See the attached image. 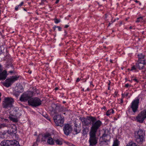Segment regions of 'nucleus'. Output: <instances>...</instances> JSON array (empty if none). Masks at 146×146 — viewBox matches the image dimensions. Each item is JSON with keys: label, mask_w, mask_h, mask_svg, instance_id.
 <instances>
[{"label": "nucleus", "mask_w": 146, "mask_h": 146, "mask_svg": "<svg viewBox=\"0 0 146 146\" xmlns=\"http://www.w3.org/2000/svg\"><path fill=\"white\" fill-rule=\"evenodd\" d=\"M23 2H22L19 5H18V6L19 7H21V6L23 5Z\"/></svg>", "instance_id": "ea45409f"}, {"label": "nucleus", "mask_w": 146, "mask_h": 146, "mask_svg": "<svg viewBox=\"0 0 146 146\" xmlns=\"http://www.w3.org/2000/svg\"><path fill=\"white\" fill-rule=\"evenodd\" d=\"M133 80L135 81L136 82H138L137 80V79H136V78L133 79Z\"/></svg>", "instance_id": "09e8293b"}, {"label": "nucleus", "mask_w": 146, "mask_h": 146, "mask_svg": "<svg viewBox=\"0 0 146 146\" xmlns=\"http://www.w3.org/2000/svg\"><path fill=\"white\" fill-rule=\"evenodd\" d=\"M108 136H109V135H108V134L106 133V131H104V133L103 134L102 137V138H104Z\"/></svg>", "instance_id": "7c9ffc66"}, {"label": "nucleus", "mask_w": 146, "mask_h": 146, "mask_svg": "<svg viewBox=\"0 0 146 146\" xmlns=\"http://www.w3.org/2000/svg\"><path fill=\"white\" fill-rule=\"evenodd\" d=\"M28 104L33 107H37L40 105L42 101L40 99L37 97L31 98L28 101Z\"/></svg>", "instance_id": "423d86ee"}, {"label": "nucleus", "mask_w": 146, "mask_h": 146, "mask_svg": "<svg viewBox=\"0 0 146 146\" xmlns=\"http://www.w3.org/2000/svg\"><path fill=\"white\" fill-rule=\"evenodd\" d=\"M3 69L1 65L0 64V72H2ZM7 76V72L5 70L0 73V80H5Z\"/></svg>", "instance_id": "4468645a"}, {"label": "nucleus", "mask_w": 146, "mask_h": 146, "mask_svg": "<svg viewBox=\"0 0 146 146\" xmlns=\"http://www.w3.org/2000/svg\"><path fill=\"white\" fill-rule=\"evenodd\" d=\"M2 52V50L1 49V48H0V54Z\"/></svg>", "instance_id": "603ef678"}, {"label": "nucleus", "mask_w": 146, "mask_h": 146, "mask_svg": "<svg viewBox=\"0 0 146 146\" xmlns=\"http://www.w3.org/2000/svg\"><path fill=\"white\" fill-rule=\"evenodd\" d=\"M92 122L90 133V138L89 141L90 146H95L98 143V138L96 137V133L102 123L100 120Z\"/></svg>", "instance_id": "f257e3e1"}, {"label": "nucleus", "mask_w": 146, "mask_h": 146, "mask_svg": "<svg viewBox=\"0 0 146 146\" xmlns=\"http://www.w3.org/2000/svg\"><path fill=\"white\" fill-rule=\"evenodd\" d=\"M19 110V109L18 108H14L13 110V113H14V114H15V113L16 112L17 113L18 112V111H19V110Z\"/></svg>", "instance_id": "2f4dec72"}, {"label": "nucleus", "mask_w": 146, "mask_h": 146, "mask_svg": "<svg viewBox=\"0 0 146 146\" xmlns=\"http://www.w3.org/2000/svg\"><path fill=\"white\" fill-rule=\"evenodd\" d=\"M63 107L58 106L55 104H52L50 108L51 113L55 115L60 114V113L63 111Z\"/></svg>", "instance_id": "20e7f679"}, {"label": "nucleus", "mask_w": 146, "mask_h": 146, "mask_svg": "<svg viewBox=\"0 0 146 146\" xmlns=\"http://www.w3.org/2000/svg\"><path fill=\"white\" fill-rule=\"evenodd\" d=\"M47 143L50 145H54V137L52 138L51 137H49L48 139Z\"/></svg>", "instance_id": "4be33fe9"}, {"label": "nucleus", "mask_w": 146, "mask_h": 146, "mask_svg": "<svg viewBox=\"0 0 146 146\" xmlns=\"http://www.w3.org/2000/svg\"><path fill=\"white\" fill-rule=\"evenodd\" d=\"M119 142L117 139L114 141L112 146H119Z\"/></svg>", "instance_id": "a878e982"}, {"label": "nucleus", "mask_w": 146, "mask_h": 146, "mask_svg": "<svg viewBox=\"0 0 146 146\" xmlns=\"http://www.w3.org/2000/svg\"><path fill=\"white\" fill-rule=\"evenodd\" d=\"M54 20L55 23L56 24L60 22V20L58 19H55Z\"/></svg>", "instance_id": "473e14b6"}, {"label": "nucleus", "mask_w": 146, "mask_h": 146, "mask_svg": "<svg viewBox=\"0 0 146 146\" xmlns=\"http://www.w3.org/2000/svg\"><path fill=\"white\" fill-rule=\"evenodd\" d=\"M80 80V79L79 78H77L76 80V82H79Z\"/></svg>", "instance_id": "79ce46f5"}, {"label": "nucleus", "mask_w": 146, "mask_h": 146, "mask_svg": "<svg viewBox=\"0 0 146 146\" xmlns=\"http://www.w3.org/2000/svg\"><path fill=\"white\" fill-rule=\"evenodd\" d=\"M14 102L13 99L11 98H5L3 103V108L6 109L11 108L13 106V104Z\"/></svg>", "instance_id": "39448f33"}, {"label": "nucleus", "mask_w": 146, "mask_h": 146, "mask_svg": "<svg viewBox=\"0 0 146 146\" xmlns=\"http://www.w3.org/2000/svg\"><path fill=\"white\" fill-rule=\"evenodd\" d=\"M129 86V84H125V87H128Z\"/></svg>", "instance_id": "a19ab883"}, {"label": "nucleus", "mask_w": 146, "mask_h": 146, "mask_svg": "<svg viewBox=\"0 0 146 146\" xmlns=\"http://www.w3.org/2000/svg\"><path fill=\"white\" fill-rule=\"evenodd\" d=\"M55 90H57L58 89V88H57V87H56V88H55Z\"/></svg>", "instance_id": "6e6d98bb"}, {"label": "nucleus", "mask_w": 146, "mask_h": 146, "mask_svg": "<svg viewBox=\"0 0 146 146\" xmlns=\"http://www.w3.org/2000/svg\"><path fill=\"white\" fill-rule=\"evenodd\" d=\"M128 94H129L128 93H127L125 94V95L126 97H127V96H128Z\"/></svg>", "instance_id": "3c124183"}, {"label": "nucleus", "mask_w": 146, "mask_h": 146, "mask_svg": "<svg viewBox=\"0 0 146 146\" xmlns=\"http://www.w3.org/2000/svg\"><path fill=\"white\" fill-rule=\"evenodd\" d=\"M36 144L34 143L32 146H34Z\"/></svg>", "instance_id": "774afa93"}, {"label": "nucleus", "mask_w": 146, "mask_h": 146, "mask_svg": "<svg viewBox=\"0 0 146 146\" xmlns=\"http://www.w3.org/2000/svg\"><path fill=\"white\" fill-rule=\"evenodd\" d=\"M50 135V134L49 133H46L44 135V137L45 138H46L47 137H48Z\"/></svg>", "instance_id": "c9c22d12"}, {"label": "nucleus", "mask_w": 146, "mask_h": 146, "mask_svg": "<svg viewBox=\"0 0 146 146\" xmlns=\"http://www.w3.org/2000/svg\"><path fill=\"white\" fill-rule=\"evenodd\" d=\"M10 146H20L19 142L16 140H13L8 141Z\"/></svg>", "instance_id": "dca6fc26"}, {"label": "nucleus", "mask_w": 146, "mask_h": 146, "mask_svg": "<svg viewBox=\"0 0 146 146\" xmlns=\"http://www.w3.org/2000/svg\"><path fill=\"white\" fill-rule=\"evenodd\" d=\"M136 141L138 143H141L144 140L145 131L144 129H140L135 133Z\"/></svg>", "instance_id": "7ed1b4c3"}, {"label": "nucleus", "mask_w": 146, "mask_h": 146, "mask_svg": "<svg viewBox=\"0 0 146 146\" xmlns=\"http://www.w3.org/2000/svg\"><path fill=\"white\" fill-rule=\"evenodd\" d=\"M14 114L16 117H19L21 115V113H20L19 110V111L17 113H16Z\"/></svg>", "instance_id": "c85d7f7f"}, {"label": "nucleus", "mask_w": 146, "mask_h": 146, "mask_svg": "<svg viewBox=\"0 0 146 146\" xmlns=\"http://www.w3.org/2000/svg\"><path fill=\"white\" fill-rule=\"evenodd\" d=\"M81 127H75L74 128V131L75 133V134H77L80 133L81 131Z\"/></svg>", "instance_id": "5701e85b"}, {"label": "nucleus", "mask_w": 146, "mask_h": 146, "mask_svg": "<svg viewBox=\"0 0 146 146\" xmlns=\"http://www.w3.org/2000/svg\"><path fill=\"white\" fill-rule=\"evenodd\" d=\"M54 139L56 145H61L63 143V139L59 137H54Z\"/></svg>", "instance_id": "2eb2a0df"}, {"label": "nucleus", "mask_w": 146, "mask_h": 146, "mask_svg": "<svg viewBox=\"0 0 146 146\" xmlns=\"http://www.w3.org/2000/svg\"><path fill=\"white\" fill-rule=\"evenodd\" d=\"M59 0H56V1L55 2V3L56 4H57L58 3V2H59Z\"/></svg>", "instance_id": "a18cd8bd"}, {"label": "nucleus", "mask_w": 146, "mask_h": 146, "mask_svg": "<svg viewBox=\"0 0 146 146\" xmlns=\"http://www.w3.org/2000/svg\"><path fill=\"white\" fill-rule=\"evenodd\" d=\"M15 128L12 127L11 129H9L7 131L8 134L11 135H14L17 133V130L16 127L14 126Z\"/></svg>", "instance_id": "f3484780"}, {"label": "nucleus", "mask_w": 146, "mask_h": 146, "mask_svg": "<svg viewBox=\"0 0 146 146\" xmlns=\"http://www.w3.org/2000/svg\"><path fill=\"white\" fill-rule=\"evenodd\" d=\"M81 127L80 124V125H79L76 123V122H75L74 123V127Z\"/></svg>", "instance_id": "f704fd0d"}, {"label": "nucleus", "mask_w": 146, "mask_h": 146, "mask_svg": "<svg viewBox=\"0 0 146 146\" xmlns=\"http://www.w3.org/2000/svg\"><path fill=\"white\" fill-rule=\"evenodd\" d=\"M139 4L140 5H141V3H140V2H139Z\"/></svg>", "instance_id": "e2e57ef3"}, {"label": "nucleus", "mask_w": 146, "mask_h": 146, "mask_svg": "<svg viewBox=\"0 0 146 146\" xmlns=\"http://www.w3.org/2000/svg\"><path fill=\"white\" fill-rule=\"evenodd\" d=\"M42 115L47 119L50 121V118L48 115L46 113H43L42 114Z\"/></svg>", "instance_id": "c756f323"}, {"label": "nucleus", "mask_w": 146, "mask_h": 146, "mask_svg": "<svg viewBox=\"0 0 146 146\" xmlns=\"http://www.w3.org/2000/svg\"><path fill=\"white\" fill-rule=\"evenodd\" d=\"M135 2H136V3H138L139 2V1H137V0H135Z\"/></svg>", "instance_id": "4d7b16f0"}, {"label": "nucleus", "mask_w": 146, "mask_h": 146, "mask_svg": "<svg viewBox=\"0 0 146 146\" xmlns=\"http://www.w3.org/2000/svg\"><path fill=\"white\" fill-rule=\"evenodd\" d=\"M19 78V77L13 76L11 78L7 79L5 81V82L3 84L4 86L7 87H9L15 81L17 80Z\"/></svg>", "instance_id": "1a4fd4ad"}, {"label": "nucleus", "mask_w": 146, "mask_h": 146, "mask_svg": "<svg viewBox=\"0 0 146 146\" xmlns=\"http://www.w3.org/2000/svg\"><path fill=\"white\" fill-rule=\"evenodd\" d=\"M102 109H104V110H106V108L104 106V107H103V108H102Z\"/></svg>", "instance_id": "c03bdc74"}, {"label": "nucleus", "mask_w": 146, "mask_h": 146, "mask_svg": "<svg viewBox=\"0 0 146 146\" xmlns=\"http://www.w3.org/2000/svg\"><path fill=\"white\" fill-rule=\"evenodd\" d=\"M53 119L56 126H62L63 125L64 119L60 114L55 115L53 117Z\"/></svg>", "instance_id": "0eeeda50"}, {"label": "nucleus", "mask_w": 146, "mask_h": 146, "mask_svg": "<svg viewBox=\"0 0 146 146\" xmlns=\"http://www.w3.org/2000/svg\"><path fill=\"white\" fill-rule=\"evenodd\" d=\"M114 113V111L113 109H110L108 110L106 113V114L107 116H109L111 113Z\"/></svg>", "instance_id": "393cba45"}, {"label": "nucleus", "mask_w": 146, "mask_h": 146, "mask_svg": "<svg viewBox=\"0 0 146 146\" xmlns=\"http://www.w3.org/2000/svg\"><path fill=\"white\" fill-rule=\"evenodd\" d=\"M57 28L58 29V31H61V28L59 26H57Z\"/></svg>", "instance_id": "58836bf2"}, {"label": "nucleus", "mask_w": 146, "mask_h": 146, "mask_svg": "<svg viewBox=\"0 0 146 146\" xmlns=\"http://www.w3.org/2000/svg\"><path fill=\"white\" fill-rule=\"evenodd\" d=\"M24 9V10H25V11H27V10H26V9H25L24 8V9Z\"/></svg>", "instance_id": "0e129e2a"}, {"label": "nucleus", "mask_w": 146, "mask_h": 146, "mask_svg": "<svg viewBox=\"0 0 146 146\" xmlns=\"http://www.w3.org/2000/svg\"><path fill=\"white\" fill-rule=\"evenodd\" d=\"M108 90H110V86H109L108 87Z\"/></svg>", "instance_id": "69168bd1"}, {"label": "nucleus", "mask_w": 146, "mask_h": 146, "mask_svg": "<svg viewBox=\"0 0 146 146\" xmlns=\"http://www.w3.org/2000/svg\"><path fill=\"white\" fill-rule=\"evenodd\" d=\"M107 17V16L106 15H105V18H106Z\"/></svg>", "instance_id": "338daca9"}, {"label": "nucleus", "mask_w": 146, "mask_h": 146, "mask_svg": "<svg viewBox=\"0 0 146 146\" xmlns=\"http://www.w3.org/2000/svg\"><path fill=\"white\" fill-rule=\"evenodd\" d=\"M17 118L14 115V114L13 115L11 113L9 117V118L11 120L15 122H17L18 121Z\"/></svg>", "instance_id": "6ab92c4d"}, {"label": "nucleus", "mask_w": 146, "mask_h": 146, "mask_svg": "<svg viewBox=\"0 0 146 146\" xmlns=\"http://www.w3.org/2000/svg\"><path fill=\"white\" fill-rule=\"evenodd\" d=\"M136 69V68L134 66H133L131 67V69H130V71H132L133 70H135Z\"/></svg>", "instance_id": "72a5a7b5"}, {"label": "nucleus", "mask_w": 146, "mask_h": 146, "mask_svg": "<svg viewBox=\"0 0 146 146\" xmlns=\"http://www.w3.org/2000/svg\"><path fill=\"white\" fill-rule=\"evenodd\" d=\"M110 61L112 63V61L111 59H110Z\"/></svg>", "instance_id": "13d9d810"}, {"label": "nucleus", "mask_w": 146, "mask_h": 146, "mask_svg": "<svg viewBox=\"0 0 146 146\" xmlns=\"http://www.w3.org/2000/svg\"><path fill=\"white\" fill-rule=\"evenodd\" d=\"M19 7L18 6V5H17V6H16L15 8V10L16 11L18 10Z\"/></svg>", "instance_id": "4c0bfd02"}, {"label": "nucleus", "mask_w": 146, "mask_h": 146, "mask_svg": "<svg viewBox=\"0 0 146 146\" xmlns=\"http://www.w3.org/2000/svg\"><path fill=\"white\" fill-rule=\"evenodd\" d=\"M126 146H140L133 142H129Z\"/></svg>", "instance_id": "b1692460"}, {"label": "nucleus", "mask_w": 146, "mask_h": 146, "mask_svg": "<svg viewBox=\"0 0 146 146\" xmlns=\"http://www.w3.org/2000/svg\"><path fill=\"white\" fill-rule=\"evenodd\" d=\"M16 92L18 93H22L23 91V86L21 85H19L16 87Z\"/></svg>", "instance_id": "aec40b11"}, {"label": "nucleus", "mask_w": 146, "mask_h": 146, "mask_svg": "<svg viewBox=\"0 0 146 146\" xmlns=\"http://www.w3.org/2000/svg\"><path fill=\"white\" fill-rule=\"evenodd\" d=\"M33 92L31 91L26 92L24 93L20 98V100L22 102H25L31 98L33 96Z\"/></svg>", "instance_id": "6e6552de"}, {"label": "nucleus", "mask_w": 146, "mask_h": 146, "mask_svg": "<svg viewBox=\"0 0 146 146\" xmlns=\"http://www.w3.org/2000/svg\"><path fill=\"white\" fill-rule=\"evenodd\" d=\"M109 81V83H108V86H110V81Z\"/></svg>", "instance_id": "052dcab7"}, {"label": "nucleus", "mask_w": 146, "mask_h": 146, "mask_svg": "<svg viewBox=\"0 0 146 146\" xmlns=\"http://www.w3.org/2000/svg\"><path fill=\"white\" fill-rule=\"evenodd\" d=\"M66 143L67 144H68L69 143L68 142H66Z\"/></svg>", "instance_id": "680f3d73"}, {"label": "nucleus", "mask_w": 146, "mask_h": 146, "mask_svg": "<svg viewBox=\"0 0 146 146\" xmlns=\"http://www.w3.org/2000/svg\"><path fill=\"white\" fill-rule=\"evenodd\" d=\"M145 118H146V110L141 111L136 117L137 121L140 123H143Z\"/></svg>", "instance_id": "9d476101"}, {"label": "nucleus", "mask_w": 146, "mask_h": 146, "mask_svg": "<svg viewBox=\"0 0 146 146\" xmlns=\"http://www.w3.org/2000/svg\"><path fill=\"white\" fill-rule=\"evenodd\" d=\"M28 72L29 74H31V71L29 70L28 71Z\"/></svg>", "instance_id": "5fc2aeb1"}, {"label": "nucleus", "mask_w": 146, "mask_h": 146, "mask_svg": "<svg viewBox=\"0 0 146 146\" xmlns=\"http://www.w3.org/2000/svg\"><path fill=\"white\" fill-rule=\"evenodd\" d=\"M64 32H65L66 35L67 34V33L66 31H65Z\"/></svg>", "instance_id": "bf43d9fd"}, {"label": "nucleus", "mask_w": 146, "mask_h": 146, "mask_svg": "<svg viewBox=\"0 0 146 146\" xmlns=\"http://www.w3.org/2000/svg\"><path fill=\"white\" fill-rule=\"evenodd\" d=\"M139 101V99H137L134 100L131 103V108L134 112H136L137 110Z\"/></svg>", "instance_id": "9b49d317"}, {"label": "nucleus", "mask_w": 146, "mask_h": 146, "mask_svg": "<svg viewBox=\"0 0 146 146\" xmlns=\"http://www.w3.org/2000/svg\"><path fill=\"white\" fill-rule=\"evenodd\" d=\"M63 130L64 134L66 135H68L72 130L71 126L68 124H65L64 125Z\"/></svg>", "instance_id": "f8f14e48"}, {"label": "nucleus", "mask_w": 146, "mask_h": 146, "mask_svg": "<svg viewBox=\"0 0 146 146\" xmlns=\"http://www.w3.org/2000/svg\"><path fill=\"white\" fill-rule=\"evenodd\" d=\"M123 99H121V103L122 104L123 103Z\"/></svg>", "instance_id": "49530a36"}, {"label": "nucleus", "mask_w": 146, "mask_h": 146, "mask_svg": "<svg viewBox=\"0 0 146 146\" xmlns=\"http://www.w3.org/2000/svg\"><path fill=\"white\" fill-rule=\"evenodd\" d=\"M137 56L138 60L136 63V66L139 70H141L143 69L144 66L146 65V56L140 54Z\"/></svg>", "instance_id": "f03ea898"}, {"label": "nucleus", "mask_w": 146, "mask_h": 146, "mask_svg": "<svg viewBox=\"0 0 146 146\" xmlns=\"http://www.w3.org/2000/svg\"><path fill=\"white\" fill-rule=\"evenodd\" d=\"M84 125L83 126H88L90 124L91 122H94L96 120V118L95 117H93L92 116H88L86 119Z\"/></svg>", "instance_id": "ddd939ff"}, {"label": "nucleus", "mask_w": 146, "mask_h": 146, "mask_svg": "<svg viewBox=\"0 0 146 146\" xmlns=\"http://www.w3.org/2000/svg\"><path fill=\"white\" fill-rule=\"evenodd\" d=\"M46 1L45 0H42L41 2L40 3V5H42L43 4L44 2V1Z\"/></svg>", "instance_id": "e433bc0d"}, {"label": "nucleus", "mask_w": 146, "mask_h": 146, "mask_svg": "<svg viewBox=\"0 0 146 146\" xmlns=\"http://www.w3.org/2000/svg\"><path fill=\"white\" fill-rule=\"evenodd\" d=\"M144 21L143 17H140L138 18L136 21V23H138L139 22H143Z\"/></svg>", "instance_id": "bb28decb"}, {"label": "nucleus", "mask_w": 146, "mask_h": 146, "mask_svg": "<svg viewBox=\"0 0 146 146\" xmlns=\"http://www.w3.org/2000/svg\"><path fill=\"white\" fill-rule=\"evenodd\" d=\"M68 27H69V26L68 25H65V26L64 27L65 28H67Z\"/></svg>", "instance_id": "de8ad7c7"}, {"label": "nucleus", "mask_w": 146, "mask_h": 146, "mask_svg": "<svg viewBox=\"0 0 146 146\" xmlns=\"http://www.w3.org/2000/svg\"><path fill=\"white\" fill-rule=\"evenodd\" d=\"M57 26H54V27H53V29L54 30H55V29H56V28H57Z\"/></svg>", "instance_id": "37998d69"}, {"label": "nucleus", "mask_w": 146, "mask_h": 146, "mask_svg": "<svg viewBox=\"0 0 146 146\" xmlns=\"http://www.w3.org/2000/svg\"><path fill=\"white\" fill-rule=\"evenodd\" d=\"M8 141H10V140H4L2 141L0 144V146H5L7 145H9Z\"/></svg>", "instance_id": "412c9836"}, {"label": "nucleus", "mask_w": 146, "mask_h": 146, "mask_svg": "<svg viewBox=\"0 0 146 146\" xmlns=\"http://www.w3.org/2000/svg\"><path fill=\"white\" fill-rule=\"evenodd\" d=\"M86 118L83 117H80V120L82 123L83 125H84L85 121H86Z\"/></svg>", "instance_id": "cd10ccee"}, {"label": "nucleus", "mask_w": 146, "mask_h": 146, "mask_svg": "<svg viewBox=\"0 0 146 146\" xmlns=\"http://www.w3.org/2000/svg\"><path fill=\"white\" fill-rule=\"evenodd\" d=\"M82 134L83 135L87 134L89 131V127L83 126Z\"/></svg>", "instance_id": "a211bd4d"}, {"label": "nucleus", "mask_w": 146, "mask_h": 146, "mask_svg": "<svg viewBox=\"0 0 146 146\" xmlns=\"http://www.w3.org/2000/svg\"><path fill=\"white\" fill-rule=\"evenodd\" d=\"M125 94H122V96L123 97H125Z\"/></svg>", "instance_id": "8fccbe9b"}, {"label": "nucleus", "mask_w": 146, "mask_h": 146, "mask_svg": "<svg viewBox=\"0 0 146 146\" xmlns=\"http://www.w3.org/2000/svg\"><path fill=\"white\" fill-rule=\"evenodd\" d=\"M9 72L11 73H13V71H10Z\"/></svg>", "instance_id": "864d4df0"}]
</instances>
